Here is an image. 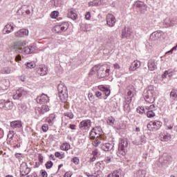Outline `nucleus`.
<instances>
[{"instance_id":"nucleus-1","label":"nucleus","mask_w":177,"mask_h":177,"mask_svg":"<svg viewBox=\"0 0 177 177\" xmlns=\"http://www.w3.org/2000/svg\"><path fill=\"white\" fill-rule=\"evenodd\" d=\"M128 151V140L122 139L119 143L117 154L119 157H124Z\"/></svg>"},{"instance_id":"nucleus-2","label":"nucleus","mask_w":177,"mask_h":177,"mask_svg":"<svg viewBox=\"0 0 177 177\" xmlns=\"http://www.w3.org/2000/svg\"><path fill=\"white\" fill-rule=\"evenodd\" d=\"M57 89L59 99H61V100H62L63 102H66V100H67V98L68 97L67 86H66V84H64V83H61L58 84Z\"/></svg>"},{"instance_id":"nucleus-3","label":"nucleus","mask_w":177,"mask_h":177,"mask_svg":"<svg viewBox=\"0 0 177 177\" xmlns=\"http://www.w3.org/2000/svg\"><path fill=\"white\" fill-rule=\"evenodd\" d=\"M154 93V89L152 86H149L147 90H145L144 92L145 102L147 103H154V101L156 100Z\"/></svg>"},{"instance_id":"nucleus-4","label":"nucleus","mask_w":177,"mask_h":177,"mask_svg":"<svg viewBox=\"0 0 177 177\" xmlns=\"http://www.w3.org/2000/svg\"><path fill=\"white\" fill-rule=\"evenodd\" d=\"M26 46V41H17L12 42L10 46V49L14 50L16 53H21L23 52V46Z\"/></svg>"},{"instance_id":"nucleus-5","label":"nucleus","mask_w":177,"mask_h":177,"mask_svg":"<svg viewBox=\"0 0 177 177\" xmlns=\"http://www.w3.org/2000/svg\"><path fill=\"white\" fill-rule=\"evenodd\" d=\"M0 109L3 111H8L13 109V102L9 100H0Z\"/></svg>"},{"instance_id":"nucleus-6","label":"nucleus","mask_w":177,"mask_h":177,"mask_svg":"<svg viewBox=\"0 0 177 177\" xmlns=\"http://www.w3.org/2000/svg\"><path fill=\"white\" fill-rule=\"evenodd\" d=\"M98 71L97 72V78H104V77H109L110 75V68H107L106 66H99Z\"/></svg>"},{"instance_id":"nucleus-7","label":"nucleus","mask_w":177,"mask_h":177,"mask_svg":"<svg viewBox=\"0 0 177 177\" xmlns=\"http://www.w3.org/2000/svg\"><path fill=\"white\" fill-rule=\"evenodd\" d=\"M68 22H62L54 26L53 28V31H55L57 34H61V32H64L68 29Z\"/></svg>"},{"instance_id":"nucleus-8","label":"nucleus","mask_w":177,"mask_h":177,"mask_svg":"<svg viewBox=\"0 0 177 177\" xmlns=\"http://www.w3.org/2000/svg\"><path fill=\"white\" fill-rule=\"evenodd\" d=\"M49 110V106L45 104L42 105L41 107H36L35 111L37 120H38L41 115L45 114V113H48Z\"/></svg>"},{"instance_id":"nucleus-9","label":"nucleus","mask_w":177,"mask_h":177,"mask_svg":"<svg viewBox=\"0 0 177 177\" xmlns=\"http://www.w3.org/2000/svg\"><path fill=\"white\" fill-rule=\"evenodd\" d=\"M134 6H136L138 12H140V13H142V15L147 12V6L143 1H136Z\"/></svg>"},{"instance_id":"nucleus-10","label":"nucleus","mask_w":177,"mask_h":177,"mask_svg":"<svg viewBox=\"0 0 177 177\" xmlns=\"http://www.w3.org/2000/svg\"><path fill=\"white\" fill-rule=\"evenodd\" d=\"M177 24V19L176 17L169 18L167 17L163 21V25L165 27H174V26H176Z\"/></svg>"},{"instance_id":"nucleus-11","label":"nucleus","mask_w":177,"mask_h":177,"mask_svg":"<svg viewBox=\"0 0 177 177\" xmlns=\"http://www.w3.org/2000/svg\"><path fill=\"white\" fill-rule=\"evenodd\" d=\"M171 156L167 153L162 154V156L159 157V162L162 166L167 165L171 161Z\"/></svg>"},{"instance_id":"nucleus-12","label":"nucleus","mask_w":177,"mask_h":177,"mask_svg":"<svg viewBox=\"0 0 177 177\" xmlns=\"http://www.w3.org/2000/svg\"><path fill=\"white\" fill-rule=\"evenodd\" d=\"M37 103L39 104H45V103H49V97L47 95L43 93L36 98Z\"/></svg>"},{"instance_id":"nucleus-13","label":"nucleus","mask_w":177,"mask_h":177,"mask_svg":"<svg viewBox=\"0 0 177 177\" xmlns=\"http://www.w3.org/2000/svg\"><path fill=\"white\" fill-rule=\"evenodd\" d=\"M106 24L109 27H114L115 26V17L111 14H108L106 15Z\"/></svg>"},{"instance_id":"nucleus-14","label":"nucleus","mask_w":177,"mask_h":177,"mask_svg":"<svg viewBox=\"0 0 177 177\" xmlns=\"http://www.w3.org/2000/svg\"><path fill=\"white\" fill-rule=\"evenodd\" d=\"M15 35L17 37V38H23V37H27V35H28V30L25 28L20 29L19 30L15 32Z\"/></svg>"},{"instance_id":"nucleus-15","label":"nucleus","mask_w":177,"mask_h":177,"mask_svg":"<svg viewBox=\"0 0 177 177\" xmlns=\"http://www.w3.org/2000/svg\"><path fill=\"white\" fill-rule=\"evenodd\" d=\"M79 127L80 129H89L91 128V120H85L82 121Z\"/></svg>"},{"instance_id":"nucleus-16","label":"nucleus","mask_w":177,"mask_h":177,"mask_svg":"<svg viewBox=\"0 0 177 177\" xmlns=\"http://www.w3.org/2000/svg\"><path fill=\"white\" fill-rule=\"evenodd\" d=\"M131 35H132V31L131 30L130 28H124V29L122 30V38L129 39L131 38Z\"/></svg>"},{"instance_id":"nucleus-17","label":"nucleus","mask_w":177,"mask_h":177,"mask_svg":"<svg viewBox=\"0 0 177 177\" xmlns=\"http://www.w3.org/2000/svg\"><path fill=\"white\" fill-rule=\"evenodd\" d=\"M26 95V91L20 88L19 90H17L16 92V94L13 95V99L16 100H19L21 96Z\"/></svg>"},{"instance_id":"nucleus-18","label":"nucleus","mask_w":177,"mask_h":177,"mask_svg":"<svg viewBox=\"0 0 177 177\" xmlns=\"http://www.w3.org/2000/svg\"><path fill=\"white\" fill-rule=\"evenodd\" d=\"M160 139L162 142H168V140H171V134L162 133L160 135Z\"/></svg>"},{"instance_id":"nucleus-19","label":"nucleus","mask_w":177,"mask_h":177,"mask_svg":"<svg viewBox=\"0 0 177 177\" xmlns=\"http://www.w3.org/2000/svg\"><path fill=\"white\" fill-rule=\"evenodd\" d=\"M98 89L104 92L105 96H110V93H111L110 88L104 86V85H100L98 86Z\"/></svg>"},{"instance_id":"nucleus-20","label":"nucleus","mask_w":177,"mask_h":177,"mask_svg":"<svg viewBox=\"0 0 177 177\" xmlns=\"http://www.w3.org/2000/svg\"><path fill=\"white\" fill-rule=\"evenodd\" d=\"M148 68L150 71H154V70L157 69V65H156V61H154V59L149 60Z\"/></svg>"},{"instance_id":"nucleus-21","label":"nucleus","mask_w":177,"mask_h":177,"mask_svg":"<svg viewBox=\"0 0 177 177\" xmlns=\"http://www.w3.org/2000/svg\"><path fill=\"white\" fill-rule=\"evenodd\" d=\"M37 74L44 76L48 74V68L46 66H41L37 70Z\"/></svg>"},{"instance_id":"nucleus-22","label":"nucleus","mask_w":177,"mask_h":177,"mask_svg":"<svg viewBox=\"0 0 177 177\" xmlns=\"http://www.w3.org/2000/svg\"><path fill=\"white\" fill-rule=\"evenodd\" d=\"M140 67V62L139 61H134L129 67L130 71H135L137 68Z\"/></svg>"},{"instance_id":"nucleus-23","label":"nucleus","mask_w":177,"mask_h":177,"mask_svg":"<svg viewBox=\"0 0 177 177\" xmlns=\"http://www.w3.org/2000/svg\"><path fill=\"white\" fill-rule=\"evenodd\" d=\"M152 128L153 130V132H156V131H158V129L160 128H161V127L162 126V122H160V121H153L152 122Z\"/></svg>"},{"instance_id":"nucleus-24","label":"nucleus","mask_w":177,"mask_h":177,"mask_svg":"<svg viewBox=\"0 0 177 177\" xmlns=\"http://www.w3.org/2000/svg\"><path fill=\"white\" fill-rule=\"evenodd\" d=\"M10 127L15 129V128H21L23 124L21 120H15L10 122Z\"/></svg>"},{"instance_id":"nucleus-25","label":"nucleus","mask_w":177,"mask_h":177,"mask_svg":"<svg viewBox=\"0 0 177 177\" xmlns=\"http://www.w3.org/2000/svg\"><path fill=\"white\" fill-rule=\"evenodd\" d=\"M55 118H56V115L54 113L50 114L49 117L46 118V122L49 124V125H53V122H55Z\"/></svg>"},{"instance_id":"nucleus-26","label":"nucleus","mask_w":177,"mask_h":177,"mask_svg":"<svg viewBox=\"0 0 177 177\" xmlns=\"http://www.w3.org/2000/svg\"><path fill=\"white\" fill-rule=\"evenodd\" d=\"M104 1L103 0H94L88 3L89 6H100V5H104Z\"/></svg>"},{"instance_id":"nucleus-27","label":"nucleus","mask_w":177,"mask_h":177,"mask_svg":"<svg viewBox=\"0 0 177 177\" xmlns=\"http://www.w3.org/2000/svg\"><path fill=\"white\" fill-rule=\"evenodd\" d=\"M127 96L130 97H133L135 96V87L133 85H130L127 87Z\"/></svg>"},{"instance_id":"nucleus-28","label":"nucleus","mask_w":177,"mask_h":177,"mask_svg":"<svg viewBox=\"0 0 177 177\" xmlns=\"http://www.w3.org/2000/svg\"><path fill=\"white\" fill-rule=\"evenodd\" d=\"M8 86H9V80L3 79L0 81V88L1 89H7Z\"/></svg>"},{"instance_id":"nucleus-29","label":"nucleus","mask_w":177,"mask_h":177,"mask_svg":"<svg viewBox=\"0 0 177 177\" xmlns=\"http://www.w3.org/2000/svg\"><path fill=\"white\" fill-rule=\"evenodd\" d=\"M99 133L96 131V129H93L90 132V139L94 140L96 138L100 137Z\"/></svg>"},{"instance_id":"nucleus-30","label":"nucleus","mask_w":177,"mask_h":177,"mask_svg":"<svg viewBox=\"0 0 177 177\" xmlns=\"http://www.w3.org/2000/svg\"><path fill=\"white\" fill-rule=\"evenodd\" d=\"M113 147H114V146L110 143H105L101 146V149L104 150V151H109L111 150Z\"/></svg>"},{"instance_id":"nucleus-31","label":"nucleus","mask_w":177,"mask_h":177,"mask_svg":"<svg viewBox=\"0 0 177 177\" xmlns=\"http://www.w3.org/2000/svg\"><path fill=\"white\" fill-rule=\"evenodd\" d=\"M21 168L24 169V174L28 175L31 171V169L27 166V163L24 162L21 165Z\"/></svg>"},{"instance_id":"nucleus-32","label":"nucleus","mask_w":177,"mask_h":177,"mask_svg":"<svg viewBox=\"0 0 177 177\" xmlns=\"http://www.w3.org/2000/svg\"><path fill=\"white\" fill-rule=\"evenodd\" d=\"M122 171L121 169H118L114 171L113 172L109 174L107 177H121V174Z\"/></svg>"},{"instance_id":"nucleus-33","label":"nucleus","mask_w":177,"mask_h":177,"mask_svg":"<svg viewBox=\"0 0 177 177\" xmlns=\"http://www.w3.org/2000/svg\"><path fill=\"white\" fill-rule=\"evenodd\" d=\"M68 17L72 20H77V12L75 10H70L68 14Z\"/></svg>"},{"instance_id":"nucleus-34","label":"nucleus","mask_w":177,"mask_h":177,"mask_svg":"<svg viewBox=\"0 0 177 177\" xmlns=\"http://www.w3.org/2000/svg\"><path fill=\"white\" fill-rule=\"evenodd\" d=\"M3 31V32H6V34H9L13 31V26L12 24H7Z\"/></svg>"},{"instance_id":"nucleus-35","label":"nucleus","mask_w":177,"mask_h":177,"mask_svg":"<svg viewBox=\"0 0 177 177\" xmlns=\"http://www.w3.org/2000/svg\"><path fill=\"white\" fill-rule=\"evenodd\" d=\"M149 38L151 41H156V39H158V38H160V33H158V32H153L151 34Z\"/></svg>"},{"instance_id":"nucleus-36","label":"nucleus","mask_w":177,"mask_h":177,"mask_svg":"<svg viewBox=\"0 0 177 177\" xmlns=\"http://www.w3.org/2000/svg\"><path fill=\"white\" fill-rule=\"evenodd\" d=\"M11 72L12 69L10 68V67L8 66L3 68L0 71L1 74H10Z\"/></svg>"},{"instance_id":"nucleus-37","label":"nucleus","mask_w":177,"mask_h":177,"mask_svg":"<svg viewBox=\"0 0 177 177\" xmlns=\"http://www.w3.org/2000/svg\"><path fill=\"white\" fill-rule=\"evenodd\" d=\"M97 68H99V65H95L94 67H93L88 73L89 77L95 75L96 71L97 72L99 70Z\"/></svg>"},{"instance_id":"nucleus-38","label":"nucleus","mask_w":177,"mask_h":177,"mask_svg":"<svg viewBox=\"0 0 177 177\" xmlns=\"http://www.w3.org/2000/svg\"><path fill=\"white\" fill-rule=\"evenodd\" d=\"M136 177H145L146 176V170L140 169L136 173Z\"/></svg>"},{"instance_id":"nucleus-39","label":"nucleus","mask_w":177,"mask_h":177,"mask_svg":"<svg viewBox=\"0 0 177 177\" xmlns=\"http://www.w3.org/2000/svg\"><path fill=\"white\" fill-rule=\"evenodd\" d=\"M14 136H15V131H10L7 136V140H8V142H12Z\"/></svg>"},{"instance_id":"nucleus-40","label":"nucleus","mask_w":177,"mask_h":177,"mask_svg":"<svg viewBox=\"0 0 177 177\" xmlns=\"http://www.w3.org/2000/svg\"><path fill=\"white\" fill-rule=\"evenodd\" d=\"M18 109H19V111L23 113L24 111H26V110H27V105H26L24 104H19L18 105Z\"/></svg>"},{"instance_id":"nucleus-41","label":"nucleus","mask_w":177,"mask_h":177,"mask_svg":"<svg viewBox=\"0 0 177 177\" xmlns=\"http://www.w3.org/2000/svg\"><path fill=\"white\" fill-rule=\"evenodd\" d=\"M115 121V119L111 116L108 118L106 122L109 125H110L111 127H113V125H114Z\"/></svg>"},{"instance_id":"nucleus-42","label":"nucleus","mask_w":177,"mask_h":177,"mask_svg":"<svg viewBox=\"0 0 177 177\" xmlns=\"http://www.w3.org/2000/svg\"><path fill=\"white\" fill-rule=\"evenodd\" d=\"M147 116L148 118H153V117H156V113H154V110H148L147 112Z\"/></svg>"},{"instance_id":"nucleus-43","label":"nucleus","mask_w":177,"mask_h":177,"mask_svg":"<svg viewBox=\"0 0 177 177\" xmlns=\"http://www.w3.org/2000/svg\"><path fill=\"white\" fill-rule=\"evenodd\" d=\"M70 149V145L68 143H64L62 146H61V150H64L65 151H67V150Z\"/></svg>"},{"instance_id":"nucleus-44","label":"nucleus","mask_w":177,"mask_h":177,"mask_svg":"<svg viewBox=\"0 0 177 177\" xmlns=\"http://www.w3.org/2000/svg\"><path fill=\"white\" fill-rule=\"evenodd\" d=\"M21 53H25L26 55H30L31 50H30V46H26L22 48V52Z\"/></svg>"},{"instance_id":"nucleus-45","label":"nucleus","mask_w":177,"mask_h":177,"mask_svg":"<svg viewBox=\"0 0 177 177\" xmlns=\"http://www.w3.org/2000/svg\"><path fill=\"white\" fill-rule=\"evenodd\" d=\"M137 113L139 114H145L146 113V109L143 106H138L137 108Z\"/></svg>"},{"instance_id":"nucleus-46","label":"nucleus","mask_w":177,"mask_h":177,"mask_svg":"<svg viewBox=\"0 0 177 177\" xmlns=\"http://www.w3.org/2000/svg\"><path fill=\"white\" fill-rule=\"evenodd\" d=\"M170 96H171V99H173V100H176V99H177V91H175V90H173L172 91H171Z\"/></svg>"},{"instance_id":"nucleus-47","label":"nucleus","mask_w":177,"mask_h":177,"mask_svg":"<svg viewBox=\"0 0 177 177\" xmlns=\"http://www.w3.org/2000/svg\"><path fill=\"white\" fill-rule=\"evenodd\" d=\"M45 167L46 169H50V168L53 167V162H52L51 160L47 161L45 164Z\"/></svg>"},{"instance_id":"nucleus-48","label":"nucleus","mask_w":177,"mask_h":177,"mask_svg":"<svg viewBox=\"0 0 177 177\" xmlns=\"http://www.w3.org/2000/svg\"><path fill=\"white\" fill-rule=\"evenodd\" d=\"M124 110L125 113H129V111H131V106H129V104H124Z\"/></svg>"},{"instance_id":"nucleus-49","label":"nucleus","mask_w":177,"mask_h":177,"mask_svg":"<svg viewBox=\"0 0 177 177\" xmlns=\"http://www.w3.org/2000/svg\"><path fill=\"white\" fill-rule=\"evenodd\" d=\"M147 128L148 131H151L152 132H154V130L153 129V121H151L147 126Z\"/></svg>"},{"instance_id":"nucleus-50","label":"nucleus","mask_w":177,"mask_h":177,"mask_svg":"<svg viewBox=\"0 0 177 177\" xmlns=\"http://www.w3.org/2000/svg\"><path fill=\"white\" fill-rule=\"evenodd\" d=\"M41 129L43 132H48V130L49 129V126L48 125V124H44L42 125Z\"/></svg>"},{"instance_id":"nucleus-51","label":"nucleus","mask_w":177,"mask_h":177,"mask_svg":"<svg viewBox=\"0 0 177 177\" xmlns=\"http://www.w3.org/2000/svg\"><path fill=\"white\" fill-rule=\"evenodd\" d=\"M72 162H74L75 165H78L80 164V159L77 157H74L71 160Z\"/></svg>"},{"instance_id":"nucleus-52","label":"nucleus","mask_w":177,"mask_h":177,"mask_svg":"<svg viewBox=\"0 0 177 177\" xmlns=\"http://www.w3.org/2000/svg\"><path fill=\"white\" fill-rule=\"evenodd\" d=\"M50 16H51L52 19H56L57 17V16H59V12L53 11L51 12Z\"/></svg>"},{"instance_id":"nucleus-53","label":"nucleus","mask_w":177,"mask_h":177,"mask_svg":"<svg viewBox=\"0 0 177 177\" xmlns=\"http://www.w3.org/2000/svg\"><path fill=\"white\" fill-rule=\"evenodd\" d=\"M26 66L28 68H34V67H35V64H34V62H28Z\"/></svg>"},{"instance_id":"nucleus-54","label":"nucleus","mask_w":177,"mask_h":177,"mask_svg":"<svg viewBox=\"0 0 177 177\" xmlns=\"http://www.w3.org/2000/svg\"><path fill=\"white\" fill-rule=\"evenodd\" d=\"M131 102H132V97L128 96L125 98L124 104H131Z\"/></svg>"},{"instance_id":"nucleus-55","label":"nucleus","mask_w":177,"mask_h":177,"mask_svg":"<svg viewBox=\"0 0 177 177\" xmlns=\"http://www.w3.org/2000/svg\"><path fill=\"white\" fill-rule=\"evenodd\" d=\"M40 174L41 177H48V173L44 169L40 171Z\"/></svg>"},{"instance_id":"nucleus-56","label":"nucleus","mask_w":177,"mask_h":177,"mask_svg":"<svg viewBox=\"0 0 177 177\" xmlns=\"http://www.w3.org/2000/svg\"><path fill=\"white\" fill-rule=\"evenodd\" d=\"M55 156L60 160H62V158H64V156L62 155L59 151L55 152Z\"/></svg>"},{"instance_id":"nucleus-57","label":"nucleus","mask_w":177,"mask_h":177,"mask_svg":"<svg viewBox=\"0 0 177 177\" xmlns=\"http://www.w3.org/2000/svg\"><path fill=\"white\" fill-rule=\"evenodd\" d=\"M100 145V140L99 139H96L93 142V146H95V147H97Z\"/></svg>"},{"instance_id":"nucleus-58","label":"nucleus","mask_w":177,"mask_h":177,"mask_svg":"<svg viewBox=\"0 0 177 177\" xmlns=\"http://www.w3.org/2000/svg\"><path fill=\"white\" fill-rule=\"evenodd\" d=\"M65 117H68V118H70V120H73V118H74V115L71 112L66 113H65Z\"/></svg>"},{"instance_id":"nucleus-59","label":"nucleus","mask_w":177,"mask_h":177,"mask_svg":"<svg viewBox=\"0 0 177 177\" xmlns=\"http://www.w3.org/2000/svg\"><path fill=\"white\" fill-rule=\"evenodd\" d=\"M30 53H34L37 50V46H29Z\"/></svg>"},{"instance_id":"nucleus-60","label":"nucleus","mask_w":177,"mask_h":177,"mask_svg":"<svg viewBox=\"0 0 177 177\" xmlns=\"http://www.w3.org/2000/svg\"><path fill=\"white\" fill-rule=\"evenodd\" d=\"M38 160H39V162H41V164H42L44 162V156H42V154H41V153L39 154Z\"/></svg>"},{"instance_id":"nucleus-61","label":"nucleus","mask_w":177,"mask_h":177,"mask_svg":"<svg viewBox=\"0 0 177 177\" xmlns=\"http://www.w3.org/2000/svg\"><path fill=\"white\" fill-rule=\"evenodd\" d=\"M140 139L142 143H146V136L142 135L141 136H140Z\"/></svg>"},{"instance_id":"nucleus-62","label":"nucleus","mask_w":177,"mask_h":177,"mask_svg":"<svg viewBox=\"0 0 177 177\" xmlns=\"http://www.w3.org/2000/svg\"><path fill=\"white\" fill-rule=\"evenodd\" d=\"M154 109H156V106H154V104H151L149 106L146 107V109L149 111L154 110Z\"/></svg>"},{"instance_id":"nucleus-63","label":"nucleus","mask_w":177,"mask_h":177,"mask_svg":"<svg viewBox=\"0 0 177 177\" xmlns=\"http://www.w3.org/2000/svg\"><path fill=\"white\" fill-rule=\"evenodd\" d=\"M95 96H96V97H98L99 99H102V93L100 91L95 92Z\"/></svg>"},{"instance_id":"nucleus-64","label":"nucleus","mask_w":177,"mask_h":177,"mask_svg":"<svg viewBox=\"0 0 177 177\" xmlns=\"http://www.w3.org/2000/svg\"><path fill=\"white\" fill-rule=\"evenodd\" d=\"M85 18L86 20H91V12H86V14L85 15Z\"/></svg>"}]
</instances>
